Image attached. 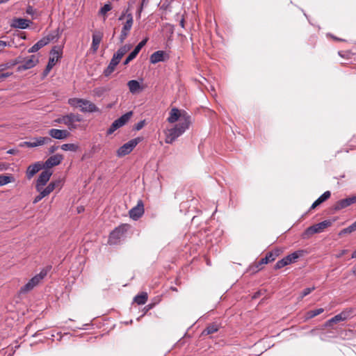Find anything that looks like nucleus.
Here are the masks:
<instances>
[{
	"mask_svg": "<svg viewBox=\"0 0 356 356\" xmlns=\"http://www.w3.org/2000/svg\"><path fill=\"white\" fill-rule=\"evenodd\" d=\"M167 121L171 124L179 121L177 125L190 127L191 124V116L184 110L172 108L169 113Z\"/></svg>",
	"mask_w": 356,
	"mask_h": 356,
	"instance_id": "nucleus-1",
	"label": "nucleus"
},
{
	"mask_svg": "<svg viewBox=\"0 0 356 356\" xmlns=\"http://www.w3.org/2000/svg\"><path fill=\"white\" fill-rule=\"evenodd\" d=\"M68 104L73 107H79L81 112L94 113L98 112V107L92 102L85 99L70 98L68 99Z\"/></svg>",
	"mask_w": 356,
	"mask_h": 356,
	"instance_id": "nucleus-2",
	"label": "nucleus"
},
{
	"mask_svg": "<svg viewBox=\"0 0 356 356\" xmlns=\"http://www.w3.org/2000/svg\"><path fill=\"white\" fill-rule=\"evenodd\" d=\"M50 268V266L44 268L40 272V273L32 277L24 286L20 289V293H26L29 291L33 290L34 287L38 285L47 276Z\"/></svg>",
	"mask_w": 356,
	"mask_h": 356,
	"instance_id": "nucleus-3",
	"label": "nucleus"
},
{
	"mask_svg": "<svg viewBox=\"0 0 356 356\" xmlns=\"http://www.w3.org/2000/svg\"><path fill=\"white\" fill-rule=\"evenodd\" d=\"M128 10L123 12L119 17V20H122L126 18V22L123 24L121 33L119 37L120 42L123 43L125 39L129 34L134 24V19L131 13H127Z\"/></svg>",
	"mask_w": 356,
	"mask_h": 356,
	"instance_id": "nucleus-4",
	"label": "nucleus"
},
{
	"mask_svg": "<svg viewBox=\"0 0 356 356\" xmlns=\"http://www.w3.org/2000/svg\"><path fill=\"white\" fill-rule=\"evenodd\" d=\"M332 224V221L330 220H326L319 223L315 224L312 226L309 227L303 232L302 236L303 238H309L314 234L323 232L327 227H330Z\"/></svg>",
	"mask_w": 356,
	"mask_h": 356,
	"instance_id": "nucleus-5",
	"label": "nucleus"
},
{
	"mask_svg": "<svg viewBox=\"0 0 356 356\" xmlns=\"http://www.w3.org/2000/svg\"><path fill=\"white\" fill-rule=\"evenodd\" d=\"M189 127L182 125H175L173 128L169 129L165 131V142L168 144H172L179 136L182 135Z\"/></svg>",
	"mask_w": 356,
	"mask_h": 356,
	"instance_id": "nucleus-6",
	"label": "nucleus"
},
{
	"mask_svg": "<svg viewBox=\"0 0 356 356\" xmlns=\"http://www.w3.org/2000/svg\"><path fill=\"white\" fill-rule=\"evenodd\" d=\"M142 141V138H134L121 146L117 151L119 157L124 156L132 152L134 147Z\"/></svg>",
	"mask_w": 356,
	"mask_h": 356,
	"instance_id": "nucleus-7",
	"label": "nucleus"
},
{
	"mask_svg": "<svg viewBox=\"0 0 356 356\" xmlns=\"http://www.w3.org/2000/svg\"><path fill=\"white\" fill-rule=\"evenodd\" d=\"M133 115L132 111L127 112V113L122 115L120 118L115 120L109 129L107 130V134H112L115 130L119 129L120 127L124 126L131 118Z\"/></svg>",
	"mask_w": 356,
	"mask_h": 356,
	"instance_id": "nucleus-8",
	"label": "nucleus"
},
{
	"mask_svg": "<svg viewBox=\"0 0 356 356\" xmlns=\"http://www.w3.org/2000/svg\"><path fill=\"white\" fill-rule=\"evenodd\" d=\"M353 309L351 308L346 309L340 314L334 316L326 322L327 326H331L334 323H337L340 321H346L353 316Z\"/></svg>",
	"mask_w": 356,
	"mask_h": 356,
	"instance_id": "nucleus-9",
	"label": "nucleus"
},
{
	"mask_svg": "<svg viewBox=\"0 0 356 356\" xmlns=\"http://www.w3.org/2000/svg\"><path fill=\"white\" fill-rule=\"evenodd\" d=\"M65 122L64 124H65L70 130H74L77 129L76 122H80L82 121L81 115L78 113H69L65 115Z\"/></svg>",
	"mask_w": 356,
	"mask_h": 356,
	"instance_id": "nucleus-10",
	"label": "nucleus"
},
{
	"mask_svg": "<svg viewBox=\"0 0 356 356\" xmlns=\"http://www.w3.org/2000/svg\"><path fill=\"white\" fill-rule=\"evenodd\" d=\"M280 250L278 249L274 250L271 252H268L265 257L261 259L257 263H256L255 266L257 270H261L262 268V266L264 264H267L269 262L273 261L275 259L280 255Z\"/></svg>",
	"mask_w": 356,
	"mask_h": 356,
	"instance_id": "nucleus-11",
	"label": "nucleus"
},
{
	"mask_svg": "<svg viewBox=\"0 0 356 356\" xmlns=\"http://www.w3.org/2000/svg\"><path fill=\"white\" fill-rule=\"evenodd\" d=\"M51 141V138L49 137H38L34 138L32 139V141H25L20 143L19 146L28 147H35L38 146H41L45 144H47Z\"/></svg>",
	"mask_w": 356,
	"mask_h": 356,
	"instance_id": "nucleus-12",
	"label": "nucleus"
},
{
	"mask_svg": "<svg viewBox=\"0 0 356 356\" xmlns=\"http://www.w3.org/2000/svg\"><path fill=\"white\" fill-rule=\"evenodd\" d=\"M129 225L127 224H122L116 227L109 236V241L115 243L117 240L120 239L128 230Z\"/></svg>",
	"mask_w": 356,
	"mask_h": 356,
	"instance_id": "nucleus-13",
	"label": "nucleus"
},
{
	"mask_svg": "<svg viewBox=\"0 0 356 356\" xmlns=\"http://www.w3.org/2000/svg\"><path fill=\"white\" fill-rule=\"evenodd\" d=\"M60 58V55L58 50L54 49L51 51L49 62L43 72L44 76H47L51 70L56 65V63L58 62Z\"/></svg>",
	"mask_w": 356,
	"mask_h": 356,
	"instance_id": "nucleus-14",
	"label": "nucleus"
},
{
	"mask_svg": "<svg viewBox=\"0 0 356 356\" xmlns=\"http://www.w3.org/2000/svg\"><path fill=\"white\" fill-rule=\"evenodd\" d=\"M144 204L143 200H139L136 207H133L129 211V217L133 220H138L144 213Z\"/></svg>",
	"mask_w": 356,
	"mask_h": 356,
	"instance_id": "nucleus-15",
	"label": "nucleus"
},
{
	"mask_svg": "<svg viewBox=\"0 0 356 356\" xmlns=\"http://www.w3.org/2000/svg\"><path fill=\"white\" fill-rule=\"evenodd\" d=\"M52 172L49 170H45L41 172L36 181V191H40L42 187H44L46 185V184L49 181Z\"/></svg>",
	"mask_w": 356,
	"mask_h": 356,
	"instance_id": "nucleus-16",
	"label": "nucleus"
},
{
	"mask_svg": "<svg viewBox=\"0 0 356 356\" xmlns=\"http://www.w3.org/2000/svg\"><path fill=\"white\" fill-rule=\"evenodd\" d=\"M39 62L38 58L35 55H32L24 60V63L18 66L17 71H22L31 69L35 67Z\"/></svg>",
	"mask_w": 356,
	"mask_h": 356,
	"instance_id": "nucleus-17",
	"label": "nucleus"
},
{
	"mask_svg": "<svg viewBox=\"0 0 356 356\" xmlns=\"http://www.w3.org/2000/svg\"><path fill=\"white\" fill-rule=\"evenodd\" d=\"M355 202H356V195L337 201L335 203L334 208L335 210H341Z\"/></svg>",
	"mask_w": 356,
	"mask_h": 356,
	"instance_id": "nucleus-18",
	"label": "nucleus"
},
{
	"mask_svg": "<svg viewBox=\"0 0 356 356\" xmlns=\"http://www.w3.org/2000/svg\"><path fill=\"white\" fill-rule=\"evenodd\" d=\"M63 159L61 154H55L50 156L44 163V167L46 168H51L54 166L59 165Z\"/></svg>",
	"mask_w": 356,
	"mask_h": 356,
	"instance_id": "nucleus-19",
	"label": "nucleus"
},
{
	"mask_svg": "<svg viewBox=\"0 0 356 356\" xmlns=\"http://www.w3.org/2000/svg\"><path fill=\"white\" fill-rule=\"evenodd\" d=\"M49 135L55 139H65L70 136V132L67 130L58 129H51L49 131Z\"/></svg>",
	"mask_w": 356,
	"mask_h": 356,
	"instance_id": "nucleus-20",
	"label": "nucleus"
},
{
	"mask_svg": "<svg viewBox=\"0 0 356 356\" xmlns=\"http://www.w3.org/2000/svg\"><path fill=\"white\" fill-rule=\"evenodd\" d=\"M103 38V33L99 31H95L92 34V42L91 49L93 52H96L99 48V44Z\"/></svg>",
	"mask_w": 356,
	"mask_h": 356,
	"instance_id": "nucleus-21",
	"label": "nucleus"
},
{
	"mask_svg": "<svg viewBox=\"0 0 356 356\" xmlns=\"http://www.w3.org/2000/svg\"><path fill=\"white\" fill-rule=\"evenodd\" d=\"M51 38L50 36L44 37L38 41L33 47H31L29 50V53H34L38 51L39 49L47 45L51 41Z\"/></svg>",
	"mask_w": 356,
	"mask_h": 356,
	"instance_id": "nucleus-22",
	"label": "nucleus"
},
{
	"mask_svg": "<svg viewBox=\"0 0 356 356\" xmlns=\"http://www.w3.org/2000/svg\"><path fill=\"white\" fill-rule=\"evenodd\" d=\"M42 167H44V164L40 162L30 165L26 170V177L29 179H31Z\"/></svg>",
	"mask_w": 356,
	"mask_h": 356,
	"instance_id": "nucleus-23",
	"label": "nucleus"
},
{
	"mask_svg": "<svg viewBox=\"0 0 356 356\" xmlns=\"http://www.w3.org/2000/svg\"><path fill=\"white\" fill-rule=\"evenodd\" d=\"M30 21L22 18H15L10 26L14 28L26 29L29 26Z\"/></svg>",
	"mask_w": 356,
	"mask_h": 356,
	"instance_id": "nucleus-24",
	"label": "nucleus"
},
{
	"mask_svg": "<svg viewBox=\"0 0 356 356\" xmlns=\"http://www.w3.org/2000/svg\"><path fill=\"white\" fill-rule=\"evenodd\" d=\"M120 60H119L115 56L113 55L108 66L104 70V74L106 76H109L115 70V67L119 64Z\"/></svg>",
	"mask_w": 356,
	"mask_h": 356,
	"instance_id": "nucleus-25",
	"label": "nucleus"
},
{
	"mask_svg": "<svg viewBox=\"0 0 356 356\" xmlns=\"http://www.w3.org/2000/svg\"><path fill=\"white\" fill-rule=\"evenodd\" d=\"M60 185V181L59 180L51 181L45 188H43V187H42V195H44L45 197L49 195L51 192H53L56 189V188L59 187Z\"/></svg>",
	"mask_w": 356,
	"mask_h": 356,
	"instance_id": "nucleus-26",
	"label": "nucleus"
},
{
	"mask_svg": "<svg viewBox=\"0 0 356 356\" xmlns=\"http://www.w3.org/2000/svg\"><path fill=\"white\" fill-rule=\"evenodd\" d=\"M331 196V193L329 191H325L323 193L311 206L310 210L314 209L321 204L328 200Z\"/></svg>",
	"mask_w": 356,
	"mask_h": 356,
	"instance_id": "nucleus-27",
	"label": "nucleus"
},
{
	"mask_svg": "<svg viewBox=\"0 0 356 356\" xmlns=\"http://www.w3.org/2000/svg\"><path fill=\"white\" fill-rule=\"evenodd\" d=\"M220 325L216 323L209 324L203 330L202 335H209L217 332L219 330Z\"/></svg>",
	"mask_w": 356,
	"mask_h": 356,
	"instance_id": "nucleus-28",
	"label": "nucleus"
},
{
	"mask_svg": "<svg viewBox=\"0 0 356 356\" xmlns=\"http://www.w3.org/2000/svg\"><path fill=\"white\" fill-rule=\"evenodd\" d=\"M164 51H157L153 53L150 56V62L152 64L157 63L159 62L163 61L164 60Z\"/></svg>",
	"mask_w": 356,
	"mask_h": 356,
	"instance_id": "nucleus-29",
	"label": "nucleus"
},
{
	"mask_svg": "<svg viewBox=\"0 0 356 356\" xmlns=\"http://www.w3.org/2000/svg\"><path fill=\"white\" fill-rule=\"evenodd\" d=\"M323 312V308H319L314 310L308 311L304 314V321H306L307 320L313 318L315 316L322 314Z\"/></svg>",
	"mask_w": 356,
	"mask_h": 356,
	"instance_id": "nucleus-30",
	"label": "nucleus"
},
{
	"mask_svg": "<svg viewBox=\"0 0 356 356\" xmlns=\"http://www.w3.org/2000/svg\"><path fill=\"white\" fill-rule=\"evenodd\" d=\"M301 256L300 252H294L291 254L287 255L284 257L287 265L291 264L292 263H295L297 259Z\"/></svg>",
	"mask_w": 356,
	"mask_h": 356,
	"instance_id": "nucleus-31",
	"label": "nucleus"
},
{
	"mask_svg": "<svg viewBox=\"0 0 356 356\" xmlns=\"http://www.w3.org/2000/svg\"><path fill=\"white\" fill-rule=\"evenodd\" d=\"M131 47L129 45H124L119 48L116 53L114 54L119 60H121L122 58L129 51Z\"/></svg>",
	"mask_w": 356,
	"mask_h": 356,
	"instance_id": "nucleus-32",
	"label": "nucleus"
},
{
	"mask_svg": "<svg viewBox=\"0 0 356 356\" xmlns=\"http://www.w3.org/2000/svg\"><path fill=\"white\" fill-rule=\"evenodd\" d=\"M131 47L129 45H124L119 48L116 53L114 54L119 60H121L122 58L129 51Z\"/></svg>",
	"mask_w": 356,
	"mask_h": 356,
	"instance_id": "nucleus-33",
	"label": "nucleus"
},
{
	"mask_svg": "<svg viewBox=\"0 0 356 356\" xmlns=\"http://www.w3.org/2000/svg\"><path fill=\"white\" fill-rule=\"evenodd\" d=\"M147 300V293L146 292H142L138 294L134 298V302L138 305H144Z\"/></svg>",
	"mask_w": 356,
	"mask_h": 356,
	"instance_id": "nucleus-34",
	"label": "nucleus"
},
{
	"mask_svg": "<svg viewBox=\"0 0 356 356\" xmlns=\"http://www.w3.org/2000/svg\"><path fill=\"white\" fill-rule=\"evenodd\" d=\"M127 86L131 92H136L140 88V83L136 80H131L127 83Z\"/></svg>",
	"mask_w": 356,
	"mask_h": 356,
	"instance_id": "nucleus-35",
	"label": "nucleus"
},
{
	"mask_svg": "<svg viewBox=\"0 0 356 356\" xmlns=\"http://www.w3.org/2000/svg\"><path fill=\"white\" fill-rule=\"evenodd\" d=\"M15 179L12 175H0V186H4L11 182H14Z\"/></svg>",
	"mask_w": 356,
	"mask_h": 356,
	"instance_id": "nucleus-36",
	"label": "nucleus"
},
{
	"mask_svg": "<svg viewBox=\"0 0 356 356\" xmlns=\"http://www.w3.org/2000/svg\"><path fill=\"white\" fill-rule=\"evenodd\" d=\"M60 148L64 151L76 152L79 149V146L74 143H66L62 145Z\"/></svg>",
	"mask_w": 356,
	"mask_h": 356,
	"instance_id": "nucleus-37",
	"label": "nucleus"
},
{
	"mask_svg": "<svg viewBox=\"0 0 356 356\" xmlns=\"http://www.w3.org/2000/svg\"><path fill=\"white\" fill-rule=\"evenodd\" d=\"M356 229H355V227H353V225H350V226H348V227L346 228H344L342 230L340 231V232L339 233V236H342L343 234H350L353 232H355Z\"/></svg>",
	"mask_w": 356,
	"mask_h": 356,
	"instance_id": "nucleus-38",
	"label": "nucleus"
},
{
	"mask_svg": "<svg viewBox=\"0 0 356 356\" xmlns=\"http://www.w3.org/2000/svg\"><path fill=\"white\" fill-rule=\"evenodd\" d=\"M314 289H315V287L305 289L300 293V297L298 298V300H301L304 297H305L306 296L311 293Z\"/></svg>",
	"mask_w": 356,
	"mask_h": 356,
	"instance_id": "nucleus-39",
	"label": "nucleus"
},
{
	"mask_svg": "<svg viewBox=\"0 0 356 356\" xmlns=\"http://www.w3.org/2000/svg\"><path fill=\"white\" fill-rule=\"evenodd\" d=\"M112 9V6L110 3L105 4L99 11V13L102 15H106V13Z\"/></svg>",
	"mask_w": 356,
	"mask_h": 356,
	"instance_id": "nucleus-40",
	"label": "nucleus"
},
{
	"mask_svg": "<svg viewBox=\"0 0 356 356\" xmlns=\"http://www.w3.org/2000/svg\"><path fill=\"white\" fill-rule=\"evenodd\" d=\"M287 266L285 260L284 259V258L280 261H278L276 264L275 265V269L277 270V269H280L284 266Z\"/></svg>",
	"mask_w": 356,
	"mask_h": 356,
	"instance_id": "nucleus-41",
	"label": "nucleus"
},
{
	"mask_svg": "<svg viewBox=\"0 0 356 356\" xmlns=\"http://www.w3.org/2000/svg\"><path fill=\"white\" fill-rule=\"evenodd\" d=\"M38 192H39V195L35 196V197L34 198L33 201V204H36L38 202H39L42 198L45 197L44 195H42V188L40 189V191H37Z\"/></svg>",
	"mask_w": 356,
	"mask_h": 356,
	"instance_id": "nucleus-42",
	"label": "nucleus"
},
{
	"mask_svg": "<svg viewBox=\"0 0 356 356\" xmlns=\"http://www.w3.org/2000/svg\"><path fill=\"white\" fill-rule=\"evenodd\" d=\"M22 62V58L21 56L17 57L16 59L10 61V65L12 67L16 65L17 64H19Z\"/></svg>",
	"mask_w": 356,
	"mask_h": 356,
	"instance_id": "nucleus-43",
	"label": "nucleus"
},
{
	"mask_svg": "<svg viewBox=\"0 0 356 356\" xmlns=\"http://www.w3.org/2000/svg\"><path fill=\"white\" fill-rule=\"evenodd\" d=\"M145 120H141L139 122H138L136 126H135V129L137 130V131H139L141 129L143 128V127L145 126Z\"/></svg>",
	"mask_w": 356,
	"mask_h": 356,
	"instance_id": "nucleus-44",
	"label": "nucleus"
},
{
	"mask_svg": "<svg viewBox=\"0 0 356 356\" xmlns=\"http://www.w3.org/2000/svg\"><path fill=\"white\" fill-rule=\"evenodd\" d=\"M10 67H11V66H10L9 62H8L6 63L1 64L0 65V72L5 70L9 69Z\"/></svg>",
	"mask_w": 356,
	"mask_h": 356,
	"instance_id": "nucleus-45",
	"label": "nucleus"
},
{
	"mask_svg": "<svg viewBox=\"0 0 356 356\" xmlns=\"http://www.w3.org/2000/svg\"><path fill=\"white\" fill-rule=\"evenodd\" d=\"M135 57L133 56V55L130 53L129 55L127 57V58L124 60L123 64L124 65H127L130 61L134 60Z\"/></svg>",
	"mask_w": 356,
	"mask_h": 356,
	"instance_id": "nucleus-46",
	"label": "nucleus"
},
{
	"mask_svg": "<svg viewBox=\"0 0 356 356\" xmlns=\"http://www.w3.org/2000/svg\"><path fill=\"white\" fill-rule=\"evenodd\" d=\"M147 41H148V38H145L142 41H140L137 45L142 49L146 44Z\"/></svg>",
	"mask_w": 356,
	"mask_h": 356,
	"instance_id": "nucleus-47",
	"label": "nucleus"
},
{
	"mask_svg": "<svg viewBox=\"0 0 356 356\" xmlns=\"http://www.w3.org/2000/svg\"><path fill=\"white\" fill-rule=\"evenodd\" d=\"M8 168V164L6 163H0V171L6 170Z\"/></svg>",
	"mask_w": 356,
	"mask_h": 356,
	"instance_id": "nucleus-48",
	"label": "nucleus"
},
{
	"mask_svg": "<svg viewBox=\"0 0 356 356\" xmlns=\"http://www.w3.org/2000/svg\"><path fill=\"white\" fill-rule=\"evenodd\" d=\"M65 115H63L62 117L59 118H57L54 120L55 122L56 123H58V124H64V122H65Z\"/></svg>",
	"mask_w": 356,
	"mask_h": 356,
	"instance_id": "nucleus-49",
	"label": "nucleus"
},
{
	"mask_svg": "<svg viewBox=\"0 0 356 356\" xmlns=\"http://www.w3.org/2000/svg\"><path fill=\"white\" fill-rule=\"evenodd\" d=\"M58 149V146H56V145H53L51 147H49V152L50 154H53L54 152H55L57 149Z\"/></svg>",
	"mask_w": 356,
	"mask_h": 356,
	"instance_id": "nucleus-50",
	"label": "nucleus"
},
{
	"mask_svg": "<svg viewBox=\"0 0 356 356\" xmlns=\"http://www.w3.org/2000/svg\"><path fill=\"white\" fill-rule=\"evenodd\" d=\"M8 45L7 42L3 40H0V51Z\"/></svg>",
	"mask_w": 356,
	"mask_h": 356,
	"instance_id": "nucleus-51",
	"label": "nucleus"
},
{
	"mask_svg": "<svg viewBox=\"0 0 356 356\" xmlns=\"http://www.w3.org/2000/svg\"><path fill=\"white\" fill-rule=\"evenodd\" d=\"M11 74H12V73H9V72L3 73V74H0V79H6V78L10 76Z\"/></svg>",
	"mask_w": 356,
	"mask_h": 356,
	"instance_id": "nucleus-52",
	"label": "nucleus"
},
{
	"mask_svg": "<svg viewBox=\"0 0 356 356\" xmlns=\"http://www.w3.org/2000/svg\"><path fill=\"white\" fill-rule=\"evenodd\" d=\"M348 252V250H343L339 254L337 255V257L340 258L342 256H343L344 254H347Z\"/></svg>",
	"mask_w": 356,
	"mask_h": 356,
	"instance_id": "nucleus-53",
	"label": "nucleus"
},
{
	"mask_svg": "<svg viewBox=\"0 0 356 356\" xmlns=\"http://www.w3.org/2000/svg\"><path fill=\"white\" fill-rule=\"evenodd\" d=\"M144 1H145V0L143 1L141 6H140V7L139 8V9L138 10V17H140V14H141V12L143 10Z\"/></svg>",
	"mask_w": 356,
	"mask_h": 356,
	"instance_id": "nucleus-54",
	"label": "nucleus"
},
{
	"mask_svg": "<svg viewBox=\"0 0 356 356\" xmlns=\"http://www.w3.org/2000/svg\"><path fill=\"white\" fill-rule=\"evenodd\" d=\"M26 13L28 14H32L33 13V8L32 6H29L26 9Z\"/></svg>",
	"mask_w": 356,
	"mask_h": 356,
	"instance_id": "nucleus-55",
	"label": "nucleus"
},
{
	"mask_svg": "<svg viewBox=\"0 0 356 356\" xmlns=\"http://www.w3.org/2000/svg\"><path fill=\"white\" fill-rule=\"evenodd\" d=\"M180 26L182 27V28H184V19L182 18L180 21V23H179Z\"/></svg>",
	"mask_w": 356,
	"mask_h": 356,
	"instance_id": "nucleus-56",
	"label": "nucleus"
},
{
	"mask_svg": "<svg viewBox=\"0 0 356 356\" xmlns=\"http://www.w3.org/2000/svg\"><path fill=\"white\" fill-rule=\"evenodd\" d=\"M131 54L133 55V56H134V57H135V58H136V56L138 55V51H135V50L134 49V51H131Z\"/></svg>",
	"mask_w": 356,
	"mask_h": 356,
	"instance_id": "nucleus-57",
	"label": "nucleus"
},
{
	"mask_svg": "<svg viewBox=\"0 0 356 356\" xmlns=\"http://www.w3.org/2000/svg\"><path fill=\"white\" fill-rule=\"evenodd\" d=\"M16 150L15 149H9L7 153L8 154H14L15 153Z\"/></svg>",
	"mask_w": 356,
	"mask_h": 356,
	"instance_id": "nucleus-58",
	"label": "nucleus"
},
{
	"mask_svg": "<svg viewBox=\"0 0 356 356\" xmlns=\"http://www.w3.org/2000/svg\"><path fill=\"white\" fill-rule=\"evenodd\" d=\"M141 48L140 47H138V45L135 47L134 50L138 51V53L140 52Z\"/></svg>",
	"mask_w": 356,
	"mask_h": 356,
	"instance_id": "nucleus-59",
	"label": "nucleus"
},
{
	"mask_svg": "<svg viewBox=\"0 0 356 356\" xmlns=\"http://www.w3.org/2000/svg\"><path fill=\"white\" fill-rule=\"evenodd\" d=\"M352 258H356V250L352 254Z\"/></svg>",
	"mask_w": 356,
	"mask_h": 356,
	"instance_id": "nucleus-60",
	"label": "nucleus"
},
{
	"mask_svg": "<svg viewBox=\"0 0 356 356\" xmlns=\"http://www.w3.org/2000/svg\"><path fill=\"white\" fill-rule=\"evenodd\" d=\"M9 0H0V3H6Z\"/></svg>",
	"mask_w": 356,
	"mask_h": 356,
	"instance_id": "nucleus-61",
	"label": "nucleus"
},
{
	"mask_svg": "<svg viewBox=\"0 0 356 356\" xmlns=\"http://www.w3.org/2000/svg\"><path fill=\"white\" fill-rule=\"evenodd\" d=\"M353 227H355V229H356V221L354 222L353 224Z\"/></svg>",
	"mask_w": 356,
	"mask_h": 356,
	"instance_id": "nucleus-62",
	"label": "nucleus"
},
{
	"mask_svg": "<svg viewBox=\"0 0 356 356\" xmlns=\"http://www.w3.org/2000/svg\"><path fill=\"white\" fill-rule=\"evenodd\" d=\"M83 107H88V104H83Z\"/></svg>",
	"mask_w": 356,
	"mask_h": 356,
	"instance_id": "nucleus-63",
	"label": "nucleus"
}]
</instances>
